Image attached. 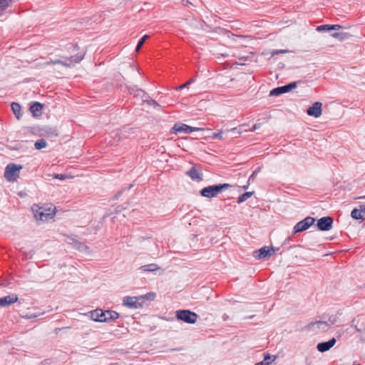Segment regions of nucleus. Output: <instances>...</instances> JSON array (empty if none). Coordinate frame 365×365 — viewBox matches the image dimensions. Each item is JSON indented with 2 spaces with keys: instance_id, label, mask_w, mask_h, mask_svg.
I'll use <instances>...</instances> for the list:
<instances>
[{
  "instance_id": "35",
  "label": "nucleus",
  "mask_w": 365,
  "mask_h": 365,
  "mask_svg": "<svg viewBox=\"0 0 365 365\" xmlns=\"http://www.w3.org/2000/svg\"><path fill=\"white\" fill-rule=\"evenodd\" d=\"M143 297V299L144 298H147V299H153L154 298V297H155V294L154 293H149V294H145V295H144Z\"/></svg>"
},
{
  "instance_id": "8",
  "label": "nucleus",
  "mask_w": 365,
  "mask_h": 365,
  "mask_svg": "<svg viewBox=\"0 0 365 365\" xmlns=\"http://www.w3.org/2000/svg\"><path fill=\"white\" fill-rule=\"evenodd\" d=\"M143 299V297H125L123 299V304L128 308L137 309L142 307V302L140 301Z\"/></svg>"
},
{
  "instance_id": "19",
  "label": "nucleus",
  "mask_w": 365,
  "mask_h": 365,
  "mask_svg": "<svg viewBox=\"0 0 365 365\" xmlns=\"http://www.w3.org/2000/svg\"><path fill=\"white\" fill-rule=\"evenodd\" d=\"M43 105L38 102L34 103L29 108L30 112L34 117H38L42 114Z\"/></svg>"
},
{
  "instance_id": "11",
  "label": "nucleus",
  "mask_w": 365,
  "mask_h": 365,
  "mask_svg": "<svg viewBox=\"0 0 365 365\" xmlns=\"http://www.w3.org/2000/svg\"><path fill=\"white\" fill-rule=\"evenodd\" d=\"M315 220L314 218L312 217H307L304 218L303 220L297 222L294 229L295 232H303L304 230H307L308 228L310 227L311 225H312L314 222Z\"/></svg>"
},
{
  "instance_id": "38",
  "label": "nucleus",
  "mask_w": 365,
  "mask_h": 365,
  "mask_svg": "<svg viewBox=\"0 0 365 365\" xmlns=\"http://www.w3.org/2000/svg\"><path fill=\"white\" fill-rule=\"evenodd\" d=\"M257 173V172L256 170H255V171H254V172L252 173V175L250 176V178H249V181H250V180H254L255 177V175H256Z\"/></svg>"
},
{
  "instance_id": "39",
  "label": "nucleus",
  "mask_w": 365,
  "mask_h": 365,
  "mask_svg": "<svg viewBox=\"0 0 365 365\" xmlns=\"http://www.w3.org/2000/svg\"><path fill=\"white\" fill-rule=\"evenodd\" d=\"M354 329H356V331L359 332L361 330L356 327V326H354Z\"/></svg>"
},
{
  "instance_id": "30",
  "label": "nucleus",
  "mask_w": 365,
  "mask_h": 365,
  "mask_svg": "<svg viewBox=\"0 0 365 365\" xmlns=\"http://www.w3.org/2000/svg\"><path fill=\"white\" fill-rule=\"evenodd\" d=\"M317 31H331V25L330 24L321 25L317 28Z\"/></svg>"
},
{
  "instance_id": "42",
  "label": "nucleus",
  "mask_w": 365,
  "mask_h": 365,
  "mask_svg": "<svg viewBox=\"0 0 365 365\" xmlns=\"http://www.w3.org/2000/svg\"><path fill=\"white\" fill-rule=\"evenodd\" d=\"M359 198L365 199V195H364V196H363V197H360Z\"/></svg>"
},
{
  "instance_id": "40",
  "label": "nucleus",
  "mask_w": 365,
  "mask_h": 365,
  "mask_svg": "<svg viewBox=\"0 0 365 365\" xmlns=\"http://www.w3.org/2000/svg\"><path fill=\"white\" fill-rule=\"evenodd\" d=\"M247 187H248L247 185H245V186H243V189H245H245H247Z\"/></svg>"
},
{
  "instance_id": "5",
  "label": "nucleus",
  "mask_w": 365,
  "mask_h": 365,
  "mask_svg": "<svg viewBox=\"0 0 365 365\" xmlns=\"http://www.w3.org/2000/svg\"><path fill=\"white\" fill-rule=\"evenodd\" d=\"M21 169V165L9 163L5 168L4 178L9 182H15L19 178Z\"/></svg>"
},
{
  "instance_id": "14",
  "label": "nucleus",
  "mask_w": 365,
  "mask_h": 365,
  "mask_svg": "<svg viewBox=\"0 0 365 365\" xmlns=\"http://www.w3.org/2000/svg\"><path fill=\"white\" fill-rule=\"evenodd\" d=\"M322 104L320 102H315L312 104V106H310L307 110V115L310 116H313L314 118H319L321 116L322 113Z\"/></svg>"
},
{
  "instance_id": "18",
  "label": "nucleus",
  "mask_w": 365,
  "mask_h": 365,
  "mask_svg": "<svg viewBox=\"0 0 365 365\" xmlns=\"http://www.w3.org/2000/svg\"><path fill=\"white\" fill-rule=\"evenodd\" d=\"M272 254V250L267 247H263L254 252V257L257 259H264L268 256H271Z\"/></svg>"
},
{
  "instance_id": "1",
  "label": "nucleus",
  "mask_w": 365,
  "mask_h": 365,
  "mask_svg": "<svg viewBox=\"0 0 365 365\" xmlns=\"http://www.w3.org/2000/svg\"><path fill=\"white\" fill-rule=\"evenodd\" d=\"M31 210L38 225L53 221L56 215V207L51 204L34 205Z\"/></svg>"
},
{
  "instance_id": "26",
  "label": "nucleus",
  "mask_w": 365,
  "mask_h": 365,
  "mask_svg": "<svg viewBox=\"0 0 365 365\" xmlns=\"http://www.w3.org/2000/svg\"><path fill=\"white\" fill-rule=\"evenodd\" d=\"M254 194V192H246L242 195H240L237 198V203H242L246 201L247 199L251 197Z\"/></svg>"
},
{
  "instance_id": "20",
  "label": "nucleus",
  "mask_w": 365,
  "mask_h": 365,
  "mask_svg": "<svg viewBox=\"0 0 365 365\" xmlns=\"http://www.w3.org/2000/svg\"><path fill=\"white\" fill-rule=\"evenodd\" d=\"M130 93L133 94L134 97H139L142 99V101H147L148 98H149L148 96L141 89H132V91H130Z\"/></svg>"
},
{
  "instance_id": "36",
  "label": "nucleus",
  "mask_w": 365,
  "mask_h": 365,
  "mask_svg": "<svg viewBox=\"0 0 365 365\" xmlns=\"http://www.w3.org/2000/svg\"><path fill=\"white\" fill-rule=\"evenodd\" d=\"M341 28V26L338 24L331 25V30H339Z\"/></svg>"
},
{
  "instance_id": "3",
  "label": "nucleus",
  "mask_w": 365,
  "mask_h": 365,
  "mask_svg": "<svg viewBox=\"0 0 365 365\" xmlns=\"http://www.w3.org/2000/svg\"><path fill=\"white\" fill-rule=\"evenodd\" d=\"M336 322V317L333 316L329 317L327 322L319 320L312 322L309 325V329L315 332H324L328 331Z\"/></svg>"
},
{
  "instance_id": "6",
  "label": "nucleus",
  "mask_w": 365,
  "mask_h": 365,
  "mask_svg": "<svg viewBox=\"0 0 365 365\" xmlns=\"http://www.w3.org/2000/svg\"><path fill=\"white\" fill-rule=\"evenodd\" d=\"M176 317L178 319L183 321L188 324H194L196 322L198 316L196 313L187 309H182L176 312Z\"/></svg>"
},
{
  "instance_id": "32",
  "label": "nucleus",
  "mask_w": 365,
  "mask_h": 365,
  "mask_svg": "<svg viewBox=\"0 0 365 365\" xmlns=\"http://www.w3.org/2000/svg\"><path fill=\"white\" fill-rule=\"evenodd\" d=\"M212 138L215 139H221L222 138V132L219 131L217 133H213Z\"/></svg>"
},
{
  "instance_id": "29",
  "label": "nucleus",
  "mask_w": 365,
  "mask_h": 365,
  "mask_svg": "<svg viewBox=\"0 0 365 365\" xmlns=\"http://www.w3.org/2000/svg\"><path fill=\"white\" fill-rule=\"evenodd\" d=\"M149 38V36L148 35H144L140 39V41H138V45L136 46V51H138L140 48L142 47V46L143 45V43H145V41Z\"/></svg>"
},
{
  "instance_id": "4",
  "label": "nucleus",
  "mask_w": 365,
  "mask_h": 365,
  "mask_svg": "<svg viewBox=\"0 0 365 365\" xmlns=\"http://www.w3.org/2000/svg\"><path fill=\"white\" fill-rule=\"evenodd\" d=\"M230 187V185L227 183L210 185L202 188L200 192L202 196L211 198L216 197L219 193L227 190Z\"/></svg>"
},
{
  "instance_id": "21",
  "label": "nucleus",
  "mask_w": 365,
  "mask_h": 365,
  "mask_svg": "<svg viewBox=\"0 0 365 365\" xmlns=\"http://www.w3.org/2000/svg\"><path fill=\"white\" fill-rule=\"evenodd\" d=\"M139 269L143 272H155L160 269V267L156 264H149L141 266Z\"/></svg>"
},
{
  "instance_id": "27",
  "label": "nucleus",
  "mask_w": 365,
  "mask_h": 365,
  "mask_svg": "<svg viewBox=\"0 0 365 365\" xmlns=\"http://www.w3.org/2000/svg\"><path fill=\"white\" fill-rule=\"evenodd\" d=\"M47 145V143L44 139H41L39 140H37L35 144V148L37 150H41L42 148H46Z\"/></svg>"
},
{
  "instance_id": "25",
  "label": "nucleus",
  "mask_w": 365,
  "mask_h": 365,
  "mask_svg": "<svg viewBox=\"0 0 365 365\" xmlns=\"http://www.w3.org/2000/svg\"><path fill=\"white\" fill-rule=\"evenodd\" d=\"M41 315V312L36 309H34V312H28L24 313V319H32Z\"/></svg>"
},
{
  "instance_id": "37",
  "label": "nucleus",
  "mask_w": 365,
  "mask_h": 365,
  "mask_svg": "<svg viewBox=\"0 0 365 365\" xmlns=\"http://www.w3.org/2000/svg\"><path fill=\"white\" fill-rule=\"evenodd\" d=\"M259 127H260V125H259V124H255V125L252 127V128H250V131H252H252H255V130H256L257 129L259 128Z\"/></svg>"
},
{
  "instance_id": "41",
  "label": "nucleus",
  "mask_w": 365,
  "mask_h": 365,
  "mask_svg": "<svg viewBox=\"0 0 365 365\" xmlns=\"http://www.w3.org/2000/svg\"><path fill=\"white\" fill-rule=\"evenodd\" d=\"M284 52H285V51H283V50H282V51H279V53H284Z\"/></svg>"
},
{
  "instance_id": "13",
  "label": "nucleus",
  "mask_w": 365,
  "mask_h": 365,
  "mask_svg": "<svg viewBox=\"0 0 365 365\" xmlns=\"http://www.w3.org/2000/svg\"><path fill=\"white\" fill-rule=\"evenodd\" d=\"M333 219L331 217H323L318 220L317 227L322 231H328L332 228Z\"/></svg>"
},
{
  "instance_id": "9",
  "label": "nucleus",
  "mask_w": 365,
  "mask_h": 365,
  "mask_svg": "<svg viewBox=\"0 0 365 365\" xmlns=\"http://www.w3.org/2000/svg\"><path fill=\"white\" fill-rule=\"evenodd\" d=\"M202 128H196V127H192L186 124L183 123H176L173 127L171 130L172 133H191L193 131L200 130Z\"/></svg>"
},
{
  "instance_id": "22",
  "label": "nucleus",
  "mask_w": 365,
  "mask_h": 365,
  "mask_svg": "<svg viewBox=\"0 0 365 365\" xmlns=\"http://www.w3.org/2000/svg\"><path fill=\"white\" fill-rule=\"evenodd\" d=\"M272 359V361L276 359L275 356H271L269 354L267 353L264 355V360L261 362L257 363L255 365H270L271 361L269 360Z\"/></svg>"
},
{
  "instance_id": "12",
  "label": "nucleus",
  "mask_w": 365,
  "mask_h": 365,
  "mask_svg": "<svg viewBox=\"0 0 365 365\" xmlns=\"http://www.w3.org/2000/svg\"><path fill=\"white\" fill-rule=\"evenodd\" d=\"M296 82H292L284 86H280L272 89L270 91L269 95L272 96H277L280 94L291 91L293 88H296Z\"/></svg>"
},
{
  "instance_id": "17",
  "label": "nucleus",
  "mask_w": 365,
  "mask_h": 365,
  "mask_svg": "<svg viewBox=\"0 0 365 365\" xmlns=\"http://www.w3.org/2000/svg\"><path fill=\"white\" fill-rule=\"evenodd\" d=\"M351 216L355 220H364L365 206L361 205L359 208H354L351 212Z\"/></svg>"
},
{
  "instance_id": "15",
  "label": "nucleus",
  "mask_w": 365,
  "mask_h": 365,
  "mask_svg": "<svg viewBox=\"0 0 365 365\" xmlns=\"http://www.w3.org/2000/svg\"><path fill=\"white\" fill-rule=\"evenodd\" d=\"M18 300V297L16 294H10L0 298V308L8 307Z\"/></svg>"
},
{
  "instance_id": "7",
  "label": "nucleus",
  "mask_w": 365,
  "mask_h": 365,
  "mask_svg": "<svg viewBox=\"0 0 365 365\" xmlns=\"http://www.w3.org/2000/svg\"><path fill=\"white\" fill-rule=\"evenodd\" d=\"M83 56L82 55H77L73 56L70 58H66L63 61L61 60H55V61H47L44 64L45 65H50V64H61L64 66H72L76 63H79L82 59Z\"/></svg>"
},
{
  "instance_id": "28",
  "label": "nucleus",
  "mask_w": 365,
  "mask_h": 365,
  "mask_svg": "<svg viewBox=\"0 0 365 365\" xmlns=\"http://www.w3.org/2000/svg\"><path fill=\"white\" fill-rule=\"evenodd\" d=\"M331 36L333 38H339L342 41L345 39L349 35L346 33H334Z\"/></svg>"
},
{
  "instance_id": "31",
  "label": "nucleus",
  "mask_w": 365,
  "mask_h": 365,
  "mask_svg": "<svg viewBox=\"0 0 365 365\" xmlns=\"http://www.w3.org/2000/svg\"><path fill=\"white\" fill-rule=\"evenodd\" d=\"M146 103H148V104H149L150 106H154V107H160V105L154 100H148L147 101H145Z\"/></svg>"
},
{
  "instance_id": "24",
  "label": "nucleus",
  "mask_w": 365,
  "mask_h": 365,
  "mask_svg": "<svg viewBox=\"0 0 365 365\" xmlns=\"http://www.w3.org/2000/svg\"><path fill=\"white\" fill-rule=\"evenodd\" d=\"M11 109L14 113V115H16V118L17 119H20L21 118V106L17 103H11Z\"/></svg>"
},
{
  "instance_id": "33",
  "label": "nucleus",
  "mask_w": 365,
  "mask_h": 365,
  "mask_svg": "<svg viewBox=\"0 0 365 365\" xmlns=\"http://www.w3.org/2000/svg\"><path fill=\"white\" fill-rule=\"evenodd\" d=\"M53 177L56 179H59L61 180H65L66 178V176L63 174H55Z\"/></svg>"
},
{
  "instance_id": "16",
  "label": "nucleus",
  "mask_w": 365,
  "mask_h": 365,
  "mask_svg": "<svg viewBox=\"0 0 365 365\" xmlns=\"http://www.w3.org/2000/svg\"><path fill=\"white\" fill-rule=\"evenodd\" d=\"M336 344L335 338H332L328 341L321 342L317 344V349L320 352H325L329 350Z\"/></svg>"
},
{
  "instance_id": "10",
  "label": "nucleus",
  "mask_w": 365,
  "mask_h": 365,
  "mask_svg": "<svg viewBox=\"0 0 365 365\" xmlns=\"http://www.w3.org/2000/svg\"><path fill=\"white\" fill-rule=\"evenodd\" d=\"M185 174L193 181L200 182L203 180V174L200 165H195Z\"/></svg>"
},
{
  "instance_id": "23",
  "label": "nucleus",
  "mask_w": 365,
  "mask_h": 365,
  "mask_svg": "<svg viewBox=\"0 0 365 365\" xmlns=\"http://www.w3.org/2000/svg\"><path fill=\"white\" fill-rule=\"evenodd\" d=\"M13 0H0V16L3 14L4 11L11 6Z\"/></svg>"
},
{
  "instance_id": "2",
  "label": "nucleus",
  "mask_w": 365,
  "mask_h": 365,
  "mask_svg": "<svg viewBox=\"0 0 365 365\" xmlns=\"http://www.w3.org/2000/svg\"><path fill=\"white\" fill-rule=\"evenodd\" d=\"M88 314L92 320L99 322H110L119 317V314L115 311L101 309L91 311Z\"/></svg>"
},
{
  "instance_id": "34",
  "label": "nucleus",
  "mask_w": 365,
  "mask_h": 365,
  "mask_svg": "<svg viewBox=\"0 0 365 365\" xmlns=\"http://www.w3.org/2000/svg\"><path fill=\"white\" fill-rule=\"evenodd\" d=\"M194 81V80L192 78V79H190L187 82H186L185 83H184L183 85L180 86L179 87L180 89H182V88H185L187 86L190 85V83H192V82Z\"/></svg>"
}]
</instances>
